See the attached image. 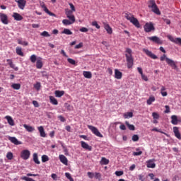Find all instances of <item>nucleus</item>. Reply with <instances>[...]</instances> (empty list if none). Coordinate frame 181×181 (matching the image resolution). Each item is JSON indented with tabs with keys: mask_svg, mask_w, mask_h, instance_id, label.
Instances as JSON below:
<instances>
[{
	"mask_svg": "<svg viewBox=\"0 0 181 181\" xmlns=\"http://www.w3.org/2000/svg\"><path fill=\"white\" fill-rule=\"evenodd\" d=\"M173 132L176 138L181 140V134L180 133L178 127H173Z\"/></svg>",
	"mask_w": 181,
	"mask_h": 181,
	"instance_id": "14",
	"label": "nucleus"
},
{
	"mask_svg": "<svg viewBox=\"0 0 181 181\" xmlns=\"http://www.w3.org/2000/svg\"><path fill=\"white\" fill-rule=\"evenodd\" d=\"M167 59H169V58L166 57L165 54H164L163 55H162L160 57V59L161 62H164L165 60V62H167Z\"/></svg>",
	"mask_w": 181,
	"mask_h": 181,
	"instance_id": "52",
	"label": "nucleus"
},
{
	"mask_svg": "<svg viewBox=\"0 0 181 181\" xmlns=\"http://www.w3.org/2000/svg\"><path fill=\"white\" fill-rule=\"evenodd\" d=\"M148 8L151 9V11L156 13V15L160 16V11L157 6L155 0H150L148 4Z\"/></svg>",
	"mask_w": 181,
	"mask_h": 181,
	"instance_id": "3",
	"label": "nucleus"
},
{
	"mask_svg": "<svg viewBox=\"0 0 181 181\" xmlns=\"http://www.w3.org/2000/svg\"><path fill=\"white\" fill-rule=\"evenodd\" d=\"M8 140L15 145H21L22 142L18 140V139L15 136H9Z\"/></svg>",
	"mask_w": 181,
	"mask_h": 181,
	"instance_id": "13",
	"label": "nucleus"
},
{
	"mask_svg": "<svg viewBox=\"0 0 181 181\" xmlns=\"http://www.w3.org/2000/svg\"><path fill=\"white\" fill-rule=\"evenodd\" d=\"M175 43L181 46V38L180 37L175 38Z\"/></svg>",
	"mask_w": 181,
	"mask_h": 181,
	"instance_id": "55",
	"label": "nucleus"
},
{
	"mask_svg": "<svg viewBox=\"0 0 181 181\" xmlns=\"http://www.w3.org/2000/svg\"><path fill=\"white\" fill-rule=\"evenodd\" d=\"M70 8H71V11L75 12L76 11V8L74 7V6L73 5L72 3H69V4Z\"/></svg>",
	"mask_w": 181,
	"mask_h": 181,
	"instance_id": "59",
	"label": "nucleus"
},
{
	"mask_svg": "<svg viewBox=\"0 0 181 181\" xmlns=\"http://www.w3.org/2000/svg\"><path fill=\"white\" fill-rule=\"evenodd\" d=\"M165 90V86H162L161 90H160V93L163 95V97H166L168 95V93Z\"/></svg>",
	"mask_w": 181,
	"mask_h": 181,
	"instance_id": "42",
	"label": "nucleus"
},
{
	"mask_svg": "<svg viewBox=\"0 0 181 181\" xmlns=\"http://www.w3.org/2000/svg\"><path fill=\"white\" fill-rule=\"evenodd\" d=\"M156 160L155 158H152L151 160H148V161H146V166L147 168H156V164H155V162Z\"/></svg>",
	"mask_w": 181,
	"mask_h": 181,
	"instance_id": "12",
	"label": "nucleus"
},
{
	"mask_svg": "<svg viewBox=\"0 0 181 181\" xmlns=\"http://www.w3.org/2000/svg\"><path fill=\"white\" fill-rule=\"evenodd\" d=\"M62 34H64L66 35H71L73 33L68 28H64V30L62 32Z\"/></svg>",
	"mask_w": 181,
	"mask_h": 181,
	"instance_id": "33",
	"label": "nucleus"
},
{
	"mask_svg": "<svg viewBox=\"0 0 181 181\" xmlns=\"http://www.w3.org/2000/svg\"><path fill=\"white\" fill-rule=\"evenodd\" d=\"M36 67L37 69H40L42 68V59L40 58L37 60V62H36Z\"/></svg>",
	"mask_w": 181,
	"mask_h": 181,
	"instance_id": "31",
	"label": "nucleus"
},
{
	"mask_svg": "<svg viewBox=\"0 0 181 181\" xmlns=\"http://www.w3.org/2000/svg\"><path fill=\"white\" fill-rule=\"evenodd\" d=\"M110 163L109 160H107V158H105V157H102L100 163L101 165H108V163Z\"/></svg>",
	"mask_w": 181,
	"mask_h": 181,
	"instance_id": "32",
	"label": "nucleus"
},
{
	"mask_svg": "<svg viewBox=\"0 0 181 181\" xmlns=\"http://www.w3.org/2000/svg\"><path fill=\"white\" fill-rule=\"evenodd\" d=\"M152 117L153 119H159L160 115L158 112H153L152 113Z\"/></svg>",
	"mask_w": 181,
	"mask_h": 181,
	"instance_id": "45",
	"label": "nucleus"
},
{
	"mask_svg": "<svg viewBox=\"0 0 181 181\" xmlns=\"http://www.w3.org/2000/svg\"><path fill=\"white\" fill-rule=\"evenodd\" d=\"M64 106L67 109V110H69V111H71L72 110V107L69 104H68L67 103H66L64 104Z\"/></svg>",
	"mask_w": 181,
	"mask_h": 181,
	"instance_id": "57",
	"label": "nucleus"
},
{
	"mask_svg": "<svg viewBox=\"0 0 181 181\" xmlns=\"http://www.w3.org/2000/svg\"><path fill=\"white\" fill-rule=\"evenodd\" d=\"M65 176L67 179L70 180H72V177H71V174H69V173H65Z\"/></svg>",
	"mask_w": 181,
	"mask_h": 181,
	"instance_id": "64",
	"label": "nucleus"
},
{
	"mask_svg": "<svg viewBox=\"0 0 181 181\" xmlns=\"http://www.w3.org/2000/svg\"><path fill=\"white\" fill-rule=\"evenodd\" d=\"M62 23H63L64 25H71L74 24V23L71 22L68 19H64L62 21Z\"/></svg>",
	"mask_w": 181,
	"mask_h": 181,
	"instance_id": "38",
	"label": "nucleus"
},
{
	"mask_svg": "<svg viewBox=\"0 0 181 181\" xmlns=\"http://www.w3.org/2000/svg\"><path fill=\"white\" fill-rule=\"evenodd\" d=\"M170 67L173 68V69L177 70V66L176 62L170 59V58H167V62H166Z\"/></svg>",
	"mask_w": 181,
	"mask_h": 181,
	"instance_id": "10",
	"label": "nucleus"
},
{
	"mask_svg": "<svg viewBox=\"0 0 181 181\" xmlns=\"http://www.w3.org/2000/svg\"><path fill=\"white\" fill-rule=\"evenodd\" d=\"M143 52L150 58L153 59H157L158 57L153 54L151 51L148 50V49L144 48Z\"/></svg>",
	"mask_w": 181,
	"mask_h": 181,
	"instance_id": "7",
	"label": "nucleus"
},
{
	"mask_svg": "<svg viewBox=\"0 0 181 181\" xmlns=\"http://www.w3.org/2000/svg\"><path fill=\"white\" fill-rule=\"evenodd\" d=\"M152 132H160L161 134H165V136H167L168 137H169V134H168L167 133L160 130V129H158L156 127H154L153 129H152Z\"/></svg>",
	"mask_w": 181,
	"mask_h": 181,
	"instance_id": "41",
	"label": "nucleus"
},
{
	"mask_svg": "<svg viewBox=\"0 0 181 181\" xmlns=\"http://www.w3.org/2000/svg\"><path fill=\"white\" fill-rule=\"evenodd\" d=\"M40 35L45 37H50V35L48 33L47 31H43L40 33Z\"/></svg>",
	"mask_w": 181,
	"mask_h": 181,
	"instance_id": "47",
	"label": "nucleus"
},
{
	"mask_svg": "<svg viewBox=\"0 0 181 181\" xmlns=\"http://www.w3.org/2000/svg\"><path fill=\"white\" fill-rule=\"evenodd\" d=\"M133 117V112H127L124 114V119L132 118Z\"/></svg>",
	"mask_w": 181,
	"mask_h": 181,
	"instance_id": "36",
	"label": "nucleus"
},
{
	"mask_svg": "<svg viewBox=\"0 0 181 181\" xmlns=\"http://www.w3.org/2000/svg\"><path fill=\"white\" fill-rule=\"evenodd\" d=\"M30 60L31 61L32 63H35L36 62V55L35 54H32L30 57Z\"/></svg>",
	"mask_w": 181,
	"mask_h": 181,
	"instance_id": "48",
	"label": "nucleus"
},
{
	"mask_svg": "<svg viewBox=\"0 0 181 181\" xmlns=\"http://www.w3.org/2000/svg\"><path fill=\"white\" fill-rule=\"evenodd\" d=\"M0 19L4 25H8L9 23L8 16L4 13H0Z\"/></svg>",
	"mask_w": 181,
	"mask_h": 181,
	"instance_id": "9",
	"label": "nucleus"
},
{
	"mask_svg": "<svg viewBox=\"0 0 181 181\" xmlns=\"http://www.w3.org/2000/svg\"><path fill=\"white\" fill-rule=\"evenodd\" d=\"M41 84L40 82H37L35 84H34V88L37 90H39L40 88Z\"/></svg>",
	"mask_w": 181,
	"mask_h": 181,
	"instance_id": "50",
	"label": "nucleus"
},
{
	"mask_svg": "<svg viewBox=\"0 0 181 181\" xmlns=\"http://www.w3.org/2000/svg\"><path fill=\"white\" fill-rule=\"evenodd\" d=\"M21 158L24 160H26L30 158V151L29 150H23L21 153Z\"/></svg>",
	"mask_w": 181,
	"mask_h": 181,
	"instance_id": "6",
	"label": "nucleus"
},
{
	"mask_svg": "<svg viewBox=\"0 0 181 181\" xmlns=\"http://www.w3.org/2000/svg\"><path fill=\"white\" fill-rule=\"evenodd\" d=\"M126 59L128 69H132L134 65V58L132 57V50L130 48L126 49Z\"/></svg>",
	"mask_w": 181,
	"mask_h": 181,
	"instance_id": "1",
	"label": "nucleus"
},
{
	"mask_svg": "<svg viewBox=\"0 0 181 181\" xmlns=\"http://www.w3.org/2000/svg\"><path fill=\"white\" fill-rule=\"evenodd\" d=\"M94 176H95V179H98L99 180L101 179V177H102L100 173H95Z\"/></svg>",
	"mask_w": 181,
	"mask_h": 181,
	"instance_id": "53",
	"label": "nucleus"
},
{
	"mask_svg": "<svg viewBox=\"0 0 181 181\" xmlns=\"http://www.w3.org/2000/svg\"><path fill=\"white\" fill-rule=\"evenodd\" d=\"M16 52L17 54V55L21 56V57H23V52H22V47H17L16 49Z\"/></svg>",
	"mask_w": 181,
	"mask_h": 181,
	"instance_id": "29",
	"label": "nucleus"
},
{
	"mask_svg": "<svg viewBox=\"0 0 181 181\" xmlns=\"http://www.w3.org/2000/svg\"><path fill=\"white\" fill-rule=\"evenodd\" d=\"M5 119L7 120L10 126H15V121H13V119L12 118V117L9 115H6L5 117Z\"/></svg>",
	"mask_w": 181,
	"mask_h": 181,
	"instance_id": "21",
	"label": "nucleus"
},
{
	"mask_svg": "<svg viewBox=\"0 0 181 181\" xmlns=\"http://www.w3.org/2000/svg\"><path fill=\"white\" fill-rule=\"evenodd\" d=\"M79 31L81 32V33H88V29L87 28L83 27V28L79 29Z\"/></svg>",
	"mask_w": 181,
	"mask_h": 181,
	"instance_id": "56",
	"label": "nucleus"
},
{
	"mask_svg": "<svg viewBox=\"0 0 181 181\" xmlns=\"http://www.w3.org/2000/svg\"><path fill=\"white\" fill-rule=\"evenodd\" d=\"M12 17L14 18L15 21H21L22 20H23V16H22V15L16 13V12H14L13 13V16Z\"/></svg>",
	"mask_w": 181,
	"mask_h": 181,
	"instance_id": "15",
	"label": "nucleus"
},
{
	"mask_svg": "<svg viewBox=\"0 0 181 181\" xmlns=\"http://www.w3.org/2000/svg\"><path fill=\"white\" fill-rule=\"evenodd\" d=\"M37 129L39 131V133H40V136L42 138H45L46 137V133L44 130V128L42 126H40L37 127Z\"/></svg>",
	"mask_w": 181,
	"mask_h": 181,
	"instance_id": "20",
	"label": "nucleus"
},
{
	"mask_svg": "<svg viewBox=\"0 0 181 181\" xmlns=\"http://www.w3.org/2000/svg\"><path fill=\"white\" fill-rule=\"evenodd\" d=\"M87 175L90 179H93L95 176L94 173H90V171L87 173Z\"/></svg>",
	"mask_w": 181,
	"mask_h": 181,
	"instance_id": "58",
	"label": "nucleus"
},
{
	"mask_svg": "<svg viewBox=\"0 0 181 181\" xmlns=\"http://www.w3.org/2000/svg\"><path fill=\"white\" fill-rule=\"evenodd\" d=\"M42 8H43L44 11H45L47 14H48L49 16H52V17H55V16H56L54 13H52L51 11H49L48 10V8L45 6V4H43V5L42 6Z\"/></svg>",
	"mask_w": 181,
	"mask_h": 181,
	"instance_id": "24",
	"label": "nucleus"
},
{
	"mask_svg": "<svg viewBox=\"0 0 181 181\" xmlns=\"http://www.w3.org/2000/svg\"><path fill=\"white\" fill-rule=\"evenodd\" d=\"M23 180L25 181H35L33 178H30L29 177H23Z\"/></svg>",
	"mask_w": 181,
	"mask_h": 181,
	"instance_id": "60",
	"label": "nucleus"
},
{
	"mask_svg": "<svg viewBox=\"0 0 181 181\" xmlns=\"http://www.w3.org/2000/svg\"><path fill=\"white\" fill-rule=\"evenodd\" d=\"M165 109H166V110H165V114L170 113V106H169V105H165Z\"/></svg>",
	"mask_w": 181,
	"mask_h": 181,
	"instance_id": "63",
	"label": "nucleus"
},
{
	"mask_svg": "<svg viewBox=\"0 0 181 181\" xmlns=\"http://www.w3.org/2000/svg\"><path fill=\"white\" fill-rule=\"evenodd\" d=\"M88 128L94 134L95 136L100 138H103V135L99 132V130L97 129V127L93 126V125H88Z\"/></svg>",
	"mask_w": 181,
	"mask_h": 181,
	"instance_id": "4",
	"label": "nucleus"
},
{
	"mask_svg": "<svg viewBox=\"0 0 181 181\" xmlns=\"http://www.w3.org/2000/svg\"><path fill=\"white\" fill-rule=\"evenodd\" d=\"M155 97L154 96H150L149 98L147 100V105H151L152 103L155 102Z\"/></svg>",
	"mask_w": 181,
	"mask_h": 181,
	"instance_id": "34",
	"label": "nucleus"
},
{
	"mask_svg": "<svg viewBox=\"0 0 181 181\" xmlns=\"http://www.w3.org/2000/svg\"><path fill=\"white\" fill-rule=\"evenodd\" d=\"M49 160V157L48 156H46L45 154H44L43 156H42V163H46Z\"/></svg>",
	"mask_w": 181,
	"mask_h": 181,
	"instance_id": "44",
	"label": "nucleus"
},
{
	"mask_svg": "<svg viewBox=\"0 0 181 181\" xmlns=\"http://www.w3.org/2000/svg\"><path fill=\"white\" fill-rule=\"evenodd\" d=\"M124 17L127 21H130V23H132L136 28H141V25L138 19L135 18L133 14L130 13H126Z\"/></svg>",
	"mask_w": 181,
	"mask_h": 181,
	"instance_id": "2",
	"label": "nucleus"
},
{
	"mask_svg": "<svg viewBox=\"0 0 181 181\" xmlns=\"http://www.w3.org/2000/svg\"><path fill=\"white\" fill-rule=\"evenodd\" d=\"M81 147L86 150H88L89 151H92V147L91 146H88V144L83 141H81Z\"/></svg>",
	"mask_w": 181,
	"mask_h": 181,
	"instance_id": "16",
	"label": "nucleus"
},
{
	"mask_svg": "<svg viewBox=\"0 0 181 181\" xmlns=\"http://www.w3.org/2000/svg\"><path fill=\"white\" fill-rule=\"evenodd\" d=\"M83 75L86 78H88V79H90L92 78V74L90 71H84L83 73Z\"/></svg>",
	"mask_w": 181,
	"mask_h": 181,
	"instance_id": "28",
	"label": "nucleus"
},
{
	"mask_svg": "<svg viewBox=\"0 0 181 181\" xmlns=\"http://www.w3.org/2000/svg\"><path fill=\"white\" fill-rule=\"evenodd\" d=\"M23 127L26 129L28 132H35V127L30 125H28L26 124H23Z\"/></svg>",
	"mask_w": 181,
	"mask_h": 181,
	"instance_id": "23",
	"label": "nucleus"
},
{
	"mask_svg": "<svg viewBox=\"0 0 181 181\" xmlns=\"http://www.w3.org/2000/svg\"><path fill=\"white\" fill-rule=\"evenodd\" d=\"M7 62L8 63V65L10 66V67L14 69L16 71L19 70V68H18V66H15V64L12 62V59H7Z\"/></svg>",
	"mask_w": 181,
	"mask_h": 181,
	"instance_id": "25",
	"label": "nucleus"
},
{
	"mask_svg": "<svg viewBox=\"0 0 181 181\" xmlns=\"http://www.w3.org/2000/svg\"><path fill=\"white\" fill-rule=\"evenodd\" d=\"M125 124L128 127L129 129L131 131L135 130V127L134 124H130L128 121L125 122Z\"/></svg>",
	"mask_w": 181,
	"mask_h": 181,
	"instance_id": "35",
	"label": "nucleus"
},
{
	"mask_svg": "<svg viewBox=\"0 0 181 181\" xmlns=\"http://www.w3.org/2000/svg\"><path fill=\"white\" fill-rule=\"evenodd\" d=\"M115 175L118 177L124 175V171H115Z\"/></svg>",
	"mask_w": 181,
	"mask_h": 181,
	"instance_id": "61",
	"label": "nucleus"
},
{
	"mask_svg": "<svg viewBox=\"0 0 181 181\" xmlns=\"http://www.w3.org/2000/svg\"><path fill=\"white\" fill-rule=\"evenodd\" d=\"M104 28L105 30L107 31V33L108 35H112V28L110 26L109 24L107 23H104Z\"/></svg>",
	"mask_w": 181,
	"mask_h": 181,
	"instance_id": "22",
	"label": "nucleus"
},
{
	"mask_svg": "<svg viewBox=\"0 0 181 181\" xmlns=\"http://www.w3.org/2000/svg\"><path fill=\"white\" fill-rule=\"evenodd\" d=\"M33 161L35 164L40 165V162L39 161V157H37V153H34L33 156Z\"/></svg>",
	"mask_w": 181,
	"mask_h": 181,
	"instance_id": "27",
	"label": "nucleus"
},
{
	"mask_svg": "<svg viewBox=\"0 0 181 181\" xmlns=\"http://www.w3.org/2000/svg\"><path fill=\"white\" fill-rule=\"evenodd\" d=\"M73 12L74 11H71L70 9L66 8L65 9V15L66 16V18L69 16H73L74 15Z\"/></svg>",
	"mask_w": 181,
	"mask_h": 181,
	"instance_id": "37",
	"label": "nucleus"
},
{
	"mask_svg": "<svg viewBox=\"0 0 181 181\" xmlns=\"http://www.w3.org/2000/svg\"><path fill=\"white\" fill-rule=\"evenodd\" d=\"M83 47V42H80L79 44L75 46L76 49H78Z\"/></svg>",
	"mask_w": 181,
	"mask_h": 181,
	"instance_id": "62",
	"label": "nucleus"
},
{
	"mask_svg": "<svg viewBox=\"0 0 181 181\" xmlns=\"http://www.w3.org/2000/svg\"><path fill=\"white\" fill-rule=\"evenodd\" d=\"M180 120L177 118V116L175 115H173L171 116V123L173 125H177Z\"/></svg>",
	"mask_w": 181,
	"mask_h": 181,
	"instance_id": "18",
	"label": "nucleus"
},
{
	"mask_svg": "<svg viewBox=\"0 0 181 181\" xmlns=\"http://www.w3.org/2000/svg\"><path fill=\"white\" fill-rule=\"evenodd\" d=\"M67 62L71 65L76 66V61L71 58H68Z\"/></svg>",
	"mask_w": 181,
	"mask_h": 181,
	"instance_id": "43",
	"label": "nucleus"
},
{
	"mask_svg": "<svg viewBox=\"0 0 181 181\" xmlns=\"http://www.w3.org/2000/svg\"><path fill=\"white\" fill-rule=\"evenodd\" d=\"M68 19H69V21H70L72 23H75V21H76V18H75V16H74V14L73 15H71V16H68V17H66Z\"/></svg>",
	"mask_w": 181,
	"mask_h": 181,
	"instance_id": "46",
	"label": "nucleus"
},
{
	"mask_svg": "<svg viewBox=\"0 0 181 181\" xmlns=\"http://www.w3.org/2000/svg\"><path fill=\"white\" fill-rule=\"evenodd\" d=\"M148 40L158 45L163 44V41L157 36L148 37Z\"/></svg>",
	"mask_w": 181,
	"mask_h": 181,
	"instance_id": "8",
	"label": "nucleus"
},
{
	"mask_svg": "<svg viewBox=\"0 0 181 181\" xmlns=\"http://www.w3.org/2000/svg\"><path fill=\"white\" fill-rule=\"evenodd\" d=\"M139 139V136L137 134H134L132 136V141H134V142L138 141Z\"/></svg>",
	"mask_w": 181,
	"mask_h": 181,
	"instance_id": "51",
	"label": "nucleus"
},
{
	"mask_svg": "<svg viewBox=\"0 0 181 181\" xmlns=\"http://www.w3.org/2000/svg\"><path fill=\"white\" fill-rule=\"evenodd\" d=\"M91 25H92V26L95 27L98 30L100 28V26L98 24L97 21H93Z\"/></svg>",
	"mask_w": 181,
	"mask_h": 181,
	"instance_id": "49",
	"label": "nucleus"
},
{
	"mask_svg": "<svg viewBox=\"0 0 181 181\" xmlns=\"http://www.w3.org/2000/svg\"><path fill=\"white\" fill-rule=\"evenodd\" d=\"M115 78L117 80H120L122 78V73L117 69H115Z\"/></svg>",
	"mask_w": 181,
	"mask_h": 181,
	"instance_id": "19",
	"label": "nucleus"
},
{
	"mask_svg": "<svg viewBox=\"0 0 181 181\" xmlns=\"http://www.w3.org/2000/svg\"><path fill=\"white\" fill-rule=\"evenodd\" d=\"M16 2L18 4V6L20 9H25V6H26V0H16Z\"/></svg>",
	"mask_w": 181,
	"mask_h": 181,
	"instance_id": "11",
	"label": "nucleus"
},
{
	"mask_svg": "<svg viewBox=\"0 0 181 181\" xmlns=\"http://www.w3.org/2000/svg\"><path fill=\"white\" fill-rule=\"evenodd\" d=\"M11 88L14 90H19L21 89V83H13Z\"/></svg>",
	"mask_w": 181,
	"mask_h": 181,
	"instance_id": "39",
	"label": "nucleus"
},
{
	"mask_svg": "<svg viewBox=\"0 0 181 181\" xmlns=\"http://www.w3.org/2000/svg\"><path fill=\"white\" fill-rule=\"evenodd\" d=\"M144 28L146 33H151V31L155 30V27L152 23H146L144 26Z\"/></svg>",
	"mask_w": 181,
	"mask_h": 181,
	"instance_id": "5",
	"label": "nucleus"
},
{
	"mask_svg": "<svg viewBox=\"0 0 181 181\" xmlns=\"http://www.w3.org/2000/svg\"><path fill=\"white\" fill-rule=\"evenodd\" d=\"M59 158L61 163L65 165H68V160L65 156H63V154H59Z\"/></svg>",
	"mask_w": 181,
	"mask_h": 181,
	"instance_id": "17",
	"label": "nucleus"
},
{
	"mask_svg": "<svg viewBox=\"0 0 181 181\" xmlns=\"http://www.w3.org/2000/svg\"><path fill=\"white\" fill-rule=\"evenodd\" d=\"M6 158L9 160H12V159H13V153L8 151V153L6 154Z\"/></svg>",
	"mask_w": 181,
	"mask_h": 181,
	"instance_id": "40",
	"label": "nucleus"
},
{
	"mask_svg": "<svg viewBox=\"0 0 181 181\" xmlns=\"http://www.w3.org/2000/svg\"><path fill=\"white\" fill-rule=\"evenodd\" d=\"M143 151H134L133 153V156H139L141 155H142Z\"/></svg>",
	"mask_w": 181,
	"mask_h": 181,
	"instance_id": "54",
	"label": "nucleus"
},
{
	"mask_svg": "<svg viewBox=\"0 0 181 181\" xmlns=\"http://www.w3.org/2000/svg\"><path fill=\"white\" fill-rule=\"evenodd\" d=\"M56 98H62L64 95V90H57L54 92Z\"/></svg>",
	"mask_w": 181,
	"mask_h": 181,
	"instance_id": "26",
	"label": "nucleus"
},
{
	"mask_svg": "<svg viewBox=\"0 0 181 181\" xmlns=\"http://www.w3.org/2000/svg\"><path fill=\"white\" fill-rule=\"evenodd\" d=\"M49 101L54 105H58V101L54 96H52V95L49 96Z\"/></svg>",
	"mask_w": 181,
	"mask_h": 181,
	"instance_id": "30",
	"label": "nucleus"
}]
</instances>
